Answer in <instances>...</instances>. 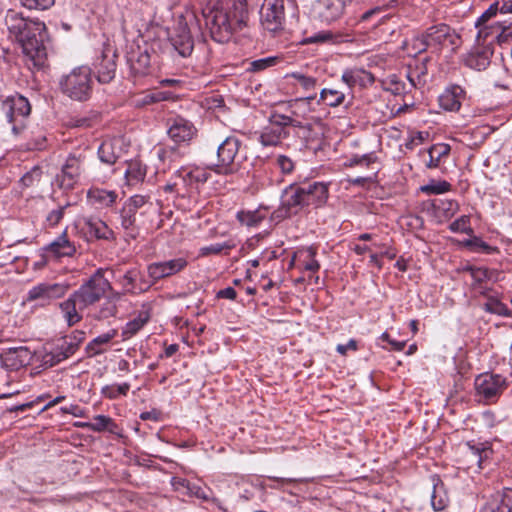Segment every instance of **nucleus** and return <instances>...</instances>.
<instances>
[{"mask_svg":"<svg viewBox=\"0 0 512 512\" xmlns=\"http://www.w3.org/2000/svg\"><path fill=\"white\" fill-rule=\"evenodd\" d=\"M5 25L9 37L20 46L27 68L31 71L47 68L49 35L45 23L9 9L5 15Z\"/></svg>","mask_w":512,"mask_h":512,"instance_id":"obj_1","label":"nucleus"},{"mask_svg":"<svg viewBox=\"0 0 512 512\" xmlns=\"http://www.w3.org/2000/svg\"><path fill=\"white\" fill-rule=\"evenodd\" d=\"M206 26L213 40L225 43L232 35L247 26L248 9L246 0H233L231 7L225 9L219 0H211L202 8Z\"/></svg>","mask_w":512,"mask_h":512,"instance_id":"obj_2","label":"nucleus"},{"mask_svg":"<svg viewBox=\"0 0 512 512\" xmlns=\"http://www.w3.org/2000/svg\"><path fill=\"white\" fill-rule=\"evenodd\" d=\"M59 87L62 94L73 101H88L93 93L91 69L87 66L74 68L60 78Z\"/></svg>","mask_w":512,"mask_h":512,"instance_id":"obj_3","label":"nucleus"},{"mask_svg":"<svg viewBox=\"0 0 512 512\" xmlns=\"http://www.w3.org/2000/svg\"><path fill=\"white\" fill-rule=\"evenodd\" d=\"M108 290H112L111 283L104 277L103 269L99 268L73 293L79 299V309L83 310L99 301Z\"/></svg>","mask_w":512,"mask_h":512,"instance_id":"obj_4","label":"nucleus"},{"mask_svg":"<svg viewBox=\"0 0 512 512\" xmlns=\"http://www.w3.org/2000/svg\"><path fill=\"white\" fill-rule=\"evenodd\" d=\"M241 141L229 136L217 147V162L209 165V169L217 174L231 175L238 171L239 164L236 162Z\"/></svg>","mask_w":512,"mask_h":512,"instance_id":"obj_5","label":"nucleus"},{"mask_svg":"<svg viewBox=\"0 0 512 512\" xmlns=\"http://www.w3.org/2000/svg\"><path fill=\"white\" fill-rule=\"evenodd\" d=\"M304 192L301 185L290 184L281 195V204L278 209L272 212L271 220L280 222L283 219L297 215L306 209Z\"/></svg>","mask_w":512,"mask_h":512,"instance_id":"obj_6","label":"nucleus"},{"mask_svg":"<svg viewBox=\"0 0 512 512\" xmlns=\"http://www.w3.org/2000/svg\"><path fill=\"white\" fill-rule=\"evenodd\" d=\"M86 160V149L71 152L56 175V183L60 189L69 191L78 183Z\"/></svg>","mask_w":512,"mask_h":512,"instance_id":"obj_7","label":"nucleus"},{"mask_svg":"<svg viewBox=\"0 0 512 512\" xmlns=\"http://www.w3.org/2000/svg\"><path fill=\"white\" fill-rule=\"evenodd\" d=\"M126 62L129 66L130 77L137 80L148 76L152 72V56L147 44H131L126 52Z\"/></svg>","mask_w":512,"mask_h":512,"instance_id":"obj_8","label":"nucleus"},{"mask_svg":"<svg viewBox=\"0 0 512 512\" xmlns=\"http://www.w3.org/2000/svg\"><path fill=\"white\" fill-rule=\"evenodd\" d=\"M41 261L37 263L44 266L50 259L58 260L63 257H73L77 248L74 242L70 241L65 229L55 240L41 248Z\"/></svg>","mask_w":512,"mask_h":512,"instance_id":"obj_9","label":"nucleus"},{"mask_svg":"<svg viewBox=\"0 0 512 512\" xmlns=\"http://www.w3.org/2000/svg\"><path fill=\"white\" fill-rule=\"evenodd\" d=\"M506 380L498 374H482L475 379L477 394L488 404L494 403L506 389Z\"/></svg>","mask_w":512,"mask_h":512,"instance_id":"obj_10","label":"nucleus"},{"mask_svg":"<svg viewBox=\"0 0 512 512\" xmlns=\"http://www.w3.org/2000/svg\"><path fill=\"white\" fill-rule=\"evenodd\" d=\"M69 286L62 283H40L32 287L26 297V301H37L40 306H46L53 300L63 297Z\"/></svg>","mask_w":512,"mask_h":512,"instance_id":"obj_11","label":"nucleus"},{"mask_svg":"<svg viewBox=\"0 0 512 512\" xmlns=\"http://www.w3.org/2000/svg\"><path fill=\"white\" fill-rule=\"evenodd\" d=\"M493 54L494 46L475 43L473 47L462 56V59L466 67L476 71H484L490 66Z\"/></svg>","mask_w":512,"mask_h":512,"instance_id":"obj_12","label":"nucleus"},{"mask_svg":"<svg viewBox=\"0 0 512 512\" xmlns=\"http://www.w3.org/2000/svg\"><path fill=\"white\" fill-rule=\"evenodd\" d=\"M277 116H281V113L271 112L269 116L270 125L265 127L260 134L259 141L263 146H276L282 139H287L290 136V130L278 123L280 120L276 118Z\"/></svg>","mask_w":512,"mask_h":512,"instance_id":"obj_13","label":"nucleus"},{"mask_svg":"<svg viewBox=\"0 0 512 512\" xmlns=\"http://www.w3.org/2000/svg\"><path fill=\"white\" fill-rule=\"evenodd\" d=\"M116 51L112 48H105L101 54V57L97 59L94 64L96 77L99 83L107 84L110 83L116 74Z\"/></svg>","mask_w":512,"mask_h":512,"instance_id":"obj_14","label":"nucleus"},{"mask_svg":"<svg viewBox=\"0 0 512 512\" xmlns=\"http://www.w3.org/2000/svg\"><path fill=\"white\" fill-rule=\"evenodd\" d=\"M167 124V134L175 144L189 142L197 133L193 123L180 116L168 119Z\"/></svg>","mask_w":512,"mask_h":512,"instance_id":"obj_15","label":"nucleus"},{"mask_svg":"<svg viewBox=\"0 0 512 512\" xmlns=\"http://www.w3.org/2000/svg\"><path fill=\"white\" fill-rule=\"evenodd\" d=\"M7 119H28L31 105L28 99L18 93L8 96L2 103Z\"/></svg>","mask_w":512,"mask_h":512,"instance_id":"obj_16","label":"nucleus"},{"mask_svg":"<svg viewBox=\"0 0 512 512\" xmlns=\"http://www.w3.org/2000/svg\"><path fill=\"white\" fill-rule=\"evenodd\" d=\"M352 0H318L314 10L322 22L332 23L339 19Z\"/></svg>","mask_w":512,"mask_h":512,"instance_id":"obj_17","label":"nucleus"},{"mask_svg":"<svg viewBox=\"0 0 512 512\" xmlns=\"http://www.w3.org/2000/svg\"><path fill=\"white\" fill-rule=\"evenodd\" d=\"M187 266L184 258H175L168 261L154 262L148 266V275L154 282L177 274Z\"/></svg>","mask_w":512,"mask_h":512,"instance_id":"obj_18","label":"nucleus"},{"mask_svg":"<svg viewBox=\"0 0 512 512\" xmlns=\"http://www.w3.org/2000/svg\"><path fill=\"white\" fill-rule=\"evenodd\" d=\"M307 208L322 207L326 204L329 197L328 184L324 182H308L301 184Z\"/></svg>","mask_w":512,"mask_h":512,"instance_id":"obj_19","label":"nucleus"},{"mask_svg":"<svg viewBox=\"0 0 512 512\" xmlns=\"http://www.w3.org/2000/svg\"><path fill=\"white\" fill-rule=\"evenodd\" d=\"M31 352L25 346L12 347L0 354L2 365L10 370H18L30 363Z\"/></svg>","mask_w":512,"mask_h":512,"instance_id":"obj_20","label":"nucleus"},{"mask_svg":"<svg viewBox=\"0 0 512 512\" xmlns=\"http://www.w3.org/2000/svg\"><path fill=\"white\" fill-rule=\"evenodd\" d=\"M479 512H512V489L504 488L491 494Z\"/></svg>","mask_w":512,"mask_h":512,"instance_id":"obj_21","label":"nucleus"},{"mask_svg":"<svg viewBox=\"0 0 512 512\" xmlns=\"http://www.w3.org/2000/svg\"><path fill=\"white\" fill-rule=\"evenodd\" d=\"M465 96L466 92L460 85H451L439 96V105L446 111L457 112Z\"/></svg>","mask_w":512,"mask_h":512,"instance_id":"obj_22","label":"nucleus"},{"mask_svg":"<svg viewBox=\"0 0 512 512\" xmlns=\"http://www.w3.org/2000/svg\"><path fill=\"white\" fill-rule=\"evenodd\" d=\"M273 8L274 7L270 8L269 6L262 5L260 15L263 27L268 31L276 32L282 29L285 19V9L284 7Z\"/></svg>","mask_w":512,"mask_h":512,"instance_id":"obj_23","label":"nucleus"},{"mask_svg":"<svg viewBox=\"0 0 512 512\" xmlns=\"http://www.w3.org/2000/svg\"><path fill=\"white\" fill-rule=\"evenodd\" d=\"M450 26L444 23L429 27L424 34L418 38L421 45V50H425L430 45H443L446 43V38L449 36Z\"/></svg>","mask_w":512,"mask_h":512,"instance_id":"obj_24","label":"nucleus"},{"mask_svg":"<svg viewBox=\"0 0 512 512\" xmlns=\"http://www.w3.org/2000/svg\"><path fill=\"white\" fill-rule=\"evenodd\" d=\"M77 350L78 348L68 338L64 337L50 353L46 354L45 362L54 366L72 356Z\"/></svg>","mask_w":512,"mask_h":512,"instance_id":"obj_25","label":"nucleus"},{"mask_svg":"<svg viewBox=\"0 0 512 512\" xmlns=\"http://www.w3.org/2000/svg\"><path fill=\"white\" fill-rule=\"evenodd\" d=\"M433 490L431 494V506L434 511H443L449 503V496L443 481L438 475L431 477Z\"/></svg>","mask_w":512,"mask_h":512,"instance_id":"obj_26","label":"nucleus"},{"mask_svg":"<svg viewBox=\"0 0 512 512\" xmlns=\"http://www.w3.org/2000/svg\"><path fill=\"white\" fill-rule=\"evenodd\" d=\"M171 43L182 57L190 56L194 49V41L186 26L181 27L178 32L171 37Z\"/></svg>","mask_w":512,"mask_h":512,"instance_id":"obj_27","label":"nucleus"},{"mask_svg":"<svg viewBox=\"0 0 512 512\" xmlns=\"http://www.w3.org/2000/svg\"><path fill=\"white\" fill-rule=\"evenodd\" d=\"M84 224L87 227V231L90 235H93L97 239L101 240H114L115 235L112 229L108 225L98 218H85Z\"/></svg>","mask_w":512,"mask_h":512,"instance_id":"obj_28","label":"nucleus"},{"mask_svg":"<svg viewBox=\"0 0 512 512\" xmlns=\"http://www.w3.org/2000/svg\"><path fill=\"white\" fill-rule=\"evenodd\" d=\"M136 214L132 208L123 205L120 211L121 226L127 236L136 239L140 235L141 225L137 222Z\"/></svg>","mask_w":512,"mask_h":512,"instance_id":"obj_29","label":"nucleus"},{"mask_svg":"<svg viewBox=\"0 0 512 512\" xmlns=\"http://www.w3.org/2000/svg\"><path fill=\"white\" fill-rule=\"evenodd\" d=\"M267 207L260 206L255 210H240L236 214V219L241 225L252 228L258 227L267 216Z\"/></svg>","mask_w":512,"mask_h":512,"instance_id":"obj_30","label":"nucleus"},{"mask_svg":"<svg viewBox=\"0 0 512 512\" xmlns=\"http://www.w3.org/2000/svg\"><path fill=\"white\" fill-rule=\"evenodd\" d=\"M353 38L350 34H334L331 31H319L312 36L306 37L301 41V44H320V43H341V42H352Z\"/></svg>","mask_w":512,"mask_h":512,"instance_id":"obj_31","label":"nucleus"},{"mask_svg":"<svg viewBox=\"0 0 512 512\" xmlns=\"http://www.w3.org/2000/svg\"><path fill=\"white\" fill-rule=\"evenodd\" d=\"M59 307L63 313V316L69 326H73L78 323L82 316L79 314V299L74 297L72 293L65 301L59 304Z\"/></svg>","mask_w":512,"mask_h":512,"instance_id":"obj_32","label":"nucleus"},{"mask_svg":"<svg viewBox=\"0 0 512 512\" xmlns=\"http://www.w3.org/2000/svg\"><path fill=\"white\" fill-rule=\"evenodd\" d=\"M121 294L119 292L112 293L101 304L99 310L94 314L96 320H105L110 317H115L118 312L117 302L120 300Z\"/></svg>","mask_w":512,"mask_h":512,"instance_id":"obj_33","label":"nucleus"},{"mask_svg":"<svg viewBox=\"0 0 512 512\" xmlns=\"http://www.w3.org/2000/svg\"><path fill=\"white\" fill-rule=\"evenodd\" d=\"M87 197L93 203L109 207L115 203L117 194L115 191H108L101 188H90L87 192Z\"/></svg>","mask_w":512,"mask_h":512,"instance_id":"obj_34","label":"nucleus"},{"mask_svg":"<svg viewBox=\"0 0 512 512\" xmlns=\"http://www.w3.org/2000/svg\"><path fill=\"white\" fill-rule=\"evenodd\" d=\"M296 116V111L291 110L290 115L281 113V116H277L276 118L280 121H283L282 123H279L282 126H286L287 130H289L290 128H298L303 132V137H308L310 135V132L312 131V124L308 122H302L299 119H297Z\"/></svg>","mask_w":512,"mask_h":512,"instance_id":"obj_35","label":"nucleus"},{"mask_svg":"<svg viewBox=\"0 0 512 512\" xmlns=\"http://www.w3.org/2000/svg\"><path fill=\"white\" fill-rule=\"evenodd\" d=\"M117 335V330L112 329L106 333H103L97 337H95L92 341H90L86 346V352L88 356H95L104 352L102 348L103 345H107L115 336Z\"/></svg>","mask_w":512,"mask_h":512,"instance_id":"obj_36","label":"nucleus"},{"mask_svg":"<svg viewBox=\"0 0 512 512\" xmlns=\"http://www.w3.org/2000/svg\"><path fill=\"white\" fill-rule=\"evenodd\" d=\"M346 99L345 92L336 88H324L320 92L318 103H323L329 107H338Z\"/></svg>","mask_w":512,"mask_h":512,"instance_id":"obj_37","label":"nucleus"},{"mask_svg":"<svg viewBox=\"0 0 512 512\" xmlns=\"http://www.w3.org/2000/svg\"><path fill=\"white\" fill-rule=\"evenodd\" d=\"M84 426H88V429L94 432L108 431L112 434H116L118 430V425L114 420L105 415H96L94 422L86 423Z\"/></svg>","mask_w":512,"mask_h":512,"instance_id":"obj_38","label":"nucleus"},{"mask_svg":"<svg viewBox=\"0 0 512 512\" xmlns=\"http://www.w3.org/2000/svg\"><path fill=\"white\" fill-rule=\"evenodd\" d=\"M478 28V33L476 35L475 43L480 45H491L493 46L494 42H496V38L494 37L500 28V22L495 24L487 25L486 23Z\"/></svg>","mask_w":512,"mask_h":512,"instance_id":"obj_39","label":"nucleus"},{"mask_svg":"<svg viewBox=\"0 0 512 512\" xmlns=\"http://www.w3.org/2000/svg\"><path fill=\"white\" fill-rule=\"evenodd\" d=\"M149 320V314L147 312H141L133 320L126 323L122 330L123 339H129L137 334Z\"/></svg>","mask_w":512,"mask_h":512,"instance_id":"obj_40","label":"nucleus"},{"mask_svg":"<svg viewBox=\"0 0 512 512\" xmlns=\"http://www.w3.org/2000/svg\"><path fill=\"white\" fill-rule=\"evenodd\" d=\"M450 150V146L445 143H439L431 146L428 150L429 161L427 162L426 166L430 169L437 168L441 158L448 156Z\"/></svg>","mask_w":512,"mask_h":512,"instance_id":"obj_41","label":"nucleus"},{"mask_svg":"<svg viewBox=\"0 0 512 512\" xmlns=\"http://www.w3.org/2000/svg\"><path fill=\"white\" fill-rule=\"evenodd\" d=\"M171 98V93L167 91H153L143 95L135 100V106L140 108L151 104L167 101Z\"/></svg>","mask_w":512,"mask_h":512,"instance_id":"obj_42","label":"nucleus"},{"mask_svg":"<svg viewBox=\"0 0 512 512\" xmlns=\"http://www.w3.org/2000/svg\"><path fill=\"white\" fill-rule=\"evenodd\" d=\"M146 176V168L139 162H130L125 171V178L129 185H134L144 180Z\"/></svg>","mask_w":512,"mask_h":512,"instance_id":"obj_43","label":"nucleus"},{"mask_svg":"<svg viewBox=\"0 0 512 512\" xmlns=\"http://www.w3.org/2000/svg\"><path fill=\"white\" fill-rule=\"evenodd\" d=\"M383 13V7H374L369 9L361 15L359 23L371 22V28L374 29L388 19V16Z\"/></svg>","mask_w":512,"mask_h":512,"instance_id":"obj_44","label":"nucleus"},{"mask_svg":"<svg viewBox=\"0 0 512 512\" xmlns=\"http://www.w3.org/2000/svg\"><path fill=\"white\" fill-rule=\"evenodd\" d=\"M463 245L473 252H483L485 254H494L498 252V248L490 246L480 237L474 236L463 241Z\"/></svg>","mask_w":512,"mask_h":512,"instance_id":"obj_45","label":"nucleus"},{"mask_svg":"<svg viewBox=\"0 0 512 512\" xmlns=\"http://www.w3.org/2000/svg\"><path fill=\"white\" fill-rule=\"evenodd\" d=\"M22 146L28 151H43L48 147V139L45 134L33 135L31 132Z\"/></svg>","mask_w":512,"mask_h":512,"instance_id":"obj_46","label":"nucleus"},{"mask_svg":"<svg viewBox=\"0 0 512 512\" xmlns=\"http://www.w3.org/2000/svg\"><path fill=\"white\" fill-rule=\"evenodd\" d=\"M42 176V167L35 165L21 177L20 184L24 188L33 187L40 183Z\"/></svg>","mask_w":512,"mask_h":512,"instance_id":"obj_47","label":"nucleus"},{"mask_svg":"<svg viewBox=\"0 0 512 512\" xmlns=\"http://www.w3.org/2000/svg\"><path fill=\"white\" fill-rule=\"evenodd\" d=\"M180 176L183 178L184 183L190 186L200 183L203 184L209 178V174L206 171L199 168L192 169L190 171L185 172L184 174L181 173Z\"/></svg>","mask_w":512,"mask_h":512,"instance_id":"obj_48","label":"nucleus"},{"mask_svg":"<svg viewBox=\"0 0 512 512\" xmlns=\"http://www.w3.org/2000/svg\"><path fill=\"white\" fill-rule=\"evenodd\" d=\"M98 157L100 161L107 165H112L116 163L118 156L114 152V148L112 143L103 142L97 151Z\"/></svg>","mask_w":512,"mask_h":512,"instance_id":"obj_49","label":"nucleus"},{"mask_svg":"<svg viewBox=\"0 0 512 512\" xmlns=\"http://www.w3.org/2000/svg\"><path fill=\"white\" fill-rule=\"evenodd\" d=\"M130 389V385L128 383H123L120 385H106L102 387L101 394L108 399H116L120 395L126 396Z\"/></svg>","mask_w":512,"mask_h":512,"instance_id":"obj_50","label":"nucleus"},{"mask_svg":"<svg viewBox=\"0 0 512 512\" xmlns=\"http://www.w3.org/2000/svg\"><path fill=\"white\" fill-rule=\"evenodd\" d=\"M464 271H468L476 283H482L487 280H491L495 271L482 268V267H474V266H466Z\"/></svg>","mask_w":512,"mask_h":512,"instance_id":"obj_51","label":"nucleus"},{"mask_svg":"<svg viewBox=\"0 0 512 512\" xmlns=\"http://www.w3.org/2000/svg\"><path fill=\"white\" fill-rule=\"evenodd\" d=\"M11 125V133L15 139H26L28 138L27 131V119H7Z\"/></svg>","mask_w":512,"mask_h":512,"instance_id":"obj_52","label":"nucleus"},{"mask_svg":"<svg viewBox=\"0 0 512 512\" xmlns=\"http://www.w3.org/2000/svg\"><path fill=\"white\" fill-rule=\"evenodd\" d=\"M451 184L445 180L443 181H431L429 184L421 187V191L427 194H443L450 191Z\"/></svg>","mask_w":512,"mask_h":512,"instance_id":"obj_53","label":"nucleus"},{"mask_svg":"<svg viewBox=\"0 0 512 512\" xmlns=\"http://www.w3.org/2000/svg\"><path fill=\"white\" fill-rule=\"evenodd\" d=\"M190 497H196L198 499H201L203 501H210L212 500V491L207 486H200L195 483H191L190 487H188V492L186 494Z\"/></svg>","mask_w":512,"mask_h":512,"instance_id":"obj_54","label":"nucleus"},{"mask_svg":"<svg viewBox=\"0 0 512 512\" xmlns=\"http://www.w3.org/2000/svg\"><path fill=\"white\" fill-rule=\"evenodd\" d=\"M467 446L471 453L478 457L479 464L483 461V459L488 457L489 453H491V449L487 443H475L474 441H469L467 442Z\"/></svg>","mask_w":512,"mask_h":512,"instance_id":"obj_55","label":"nucleus"},{"mask_svg":"<svg viewBox=\"0 0 512 512\" xmlns=\"http://www.w3.org/2000/svg\"><path fill=\"white\" fill-rule=\"evenodd\" d=\"M19 2L26 9L39 11L48 10L55 4V0H19Z\"/></svg>","mask_w":512,"mask_h":512,"instance_id":"obj_56","label":"nucleus"},{"mask_svg":"<svg viewBox=\"0 0 512 512\" xmlns=\"http://www.w3.org/2000/svg\"><path fill=\"white\" fill-rule=\"evenodd\" d=\"M278 62L277 57H266L254 60L250 62L249 68L247 69L250 72H260L269 67L274 66Z\"/></svg>","mask_w":512,"mask_h":512,"instance_id":"obj_57","label":"nucleus"},{"mask_svg":"<svg viewBox=\"0 0 512 512\" xmlns=\"http://www.w3.org/2000/svg\"><path fill=\"white\" fill-rule=\"evenodd\" d=\"M141 276L140 271L137 268H132L126 271V273L122 277V284L126 288L127 292H134L136 288V281Z\"/></svg>","mask_w":512,"mask_h":512,"instance_id":"obj_58","label":"nucleus"},{"mask_svg":"<svg viewBox=\"0 0 512 512\" xmlns=\"http://www.w3.org/2000/svg\"><path fill=\"white\" fill-rule=\"evenodd\" d=\"M470 218L469 216L463 215L460 218L456 219L449 225V229L454 233H466L470 234L473 232L472 228L469 226Z\"/></svg>","mask_w":512,"mask_h":512,"instance_id":"obj_59","label":"nucleus"},{"mask_svg":"<svg viewBox=\"0 0 512 512\" xmlns=\"http://www.w3.org/2000/svg\"><path fill=\"white\" fill-rule=\"evenodd\" d=\"M291 77L297 80V82L305 89L306 91L314 90L317 85V79L311 76H306L301 73H292Z\"/></svg>","mask_w":512,"mask_h":512,"instance_id":"obj_60","label":"nucleus"},{"mask_svg":"<svg viewBox=\"0 0 512 512\" xmlns=\"http://www.w3.org/2000/svg\"><path fill=\"white\" fill-rule=\"evenodd\" d=\"M500 12L499 10V2L496 1L492 3L489 8L477 19L475 23V27H481L485 23H487L491 18L497 15Z\"/></svg>","mask_w":512,"mask_h":512,"instance_id":"obj_61","label":"nucleus"},{"mask_svg":"<svg viewBox=\"0 0 512 512\" xmlns=\"http://www.w3.org/2000/svg\"><path fill=\"white\" fill-rule=\"evenodd\" d=\"M267 478L272 482L271 484H269V486L274 489L284 488L286 486L294 485L299 482V479L290 477L268 476Z\"/></svg>","mask_w":512,"mask_h":512,"instance_id":"obj_62","label":"nucleus"},{"mask_svg":"<svg viewBox=\"0 0 512 512\" xmlns=\"http://www.w3.org/2000/svg\"><path fill=\"white\" fill-rule=\"evenodd\" d=\"M484 310L498 315H505L507 308L497 299L491 298L487 303L484 304Z\"/></svg>","mask_w":512,"mask_h":512,"instance_id":"obj_63","label":"nucleus"},{"mask_svg":"<svg viewBox=\"0 0 512 512\" xmlns=\"http://www.w3.org/2000/svg\"><path fill=\"white\" fill-rule=\"evenodd\" d=\"M376 157L373 153L363 154V155H353L349 159V166H356V165H366L373 163L375 161Z\"/></svg>","mask_w":512,"mask_h":512,"instance_id":"obj_64","label":"nucleus"}]
</instances>
